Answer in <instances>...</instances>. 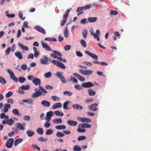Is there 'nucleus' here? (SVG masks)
I'll return each instance as SVG.
<instances>
[{
    "mask_svg": "<svg viewBox=\"0 0 151 151\" xmlns=\"http://www.w3.org/2000/svg\"><path fill=\"white\" fill-rule=\"evenodd\" d=\"M14 121L12 119H8L7 120V124L9 125H11L13 124Z\"/></svg>",
    "mask_w": 151,
    "mask_h": 151,
    "instance_id": "nucleus-47",
    "label": "nucleus"
},
{
    "mask_svg": "<svg viewBox=\"0 0 151 151\" xmlns=\"http://www.w3.org/2000/svg\"><path fill=\"white\" fill-rule=\"evenodd\" d=\"M30 116L29 115H26L23 117V119L27 121H29L30 119Z\"/></svg>",
    "mask_w": 151,
    "mask_h": 151,
    "instance_id": "nucleus-55",
    "label": "nucleus"
},
{
    "mask_svg": "<svg viewBox=\"0 0 151 151\" xmlns=\"http://www.w3.org/2000/svg\"><path fill=\"white\" fill-rule=\"evenodd\" d=\"M63 93L65 95H68L69 96H70L72 95L73 93L71 92L65 91L63 92Z\"/></svg>",
    "mask_w": 151,
    "mask_h": 151,
    "instance_id": "nucleus-49",
    "label": "nucleus"
},
{
    "mask_svg": "<svg viewBox=\"0 0 151 151\" xmlns=\"http://www.w3.org/2000/svg\"><path fill=\"white\" fill-rule=\"evenodd\" d=\"M48 58L46 56L44 55L43 58L40 60V63L41 64L43 65L48 64Z\"/></svg>",
    "mask_w": 151,
    "mask_h": 151,
    "instance_id": "nucleus-6",
    "label": "nucleus"
},
{
    "mask_svg": "<svg viewBox=\"0 0 151 151\" xmlns=\"http://www.w3.org/2000/svg\"><path fill=\"white\" fill-rule=\"evenodd\" d=\"M73 108L75 109L76 110H82L83 109V107L78 104H75L72 105Z\"/></svg>",
    "mask_w": 151,
    "mask_h": 151,
    "instance_id": "nucleus-20",
    "label": "nucleus"
},
{
    "mask_svg": "<svg viewBox=\"0 0 151 151\" xmlns=\"http://www.w3.org/2000/svg\"><path fill=\"white\" fill-rule=\"evenodd\" d=\"M77 119L79 121L82 122L88 123L91 122V119L84 117L82 118L81 117H77Z\"/></svg>",
    "mask_w": 151,
    "mask_h": 151,
    "instance_id": "nucleus-7",
    "label": "nucleus"
},
{
    "mask_svg": "<svg viewBox=\"0 0 151 151\" xmlns=\"http://www.w3.org/2000/svg\"><path fill=\"white\" fill-rule=\"evenodd\" d=\"M53 133V130L52 129H48L46 132L45 134H46L49 135L52 134Z\"/></svg>",
    "mask_w": 151,
    "mask_h": 151,
    "instance_id": "nucleus-48",
    "label": "nucleus"
},
{
    "mask_svg": "<svg viewBox=\"0 0 151 151\" xmlns=\"http://www.w3.org/2000/svg\"><path fill=\"white\" fill-rule=\"evenodd\" d=\"M61 82H62L63 83H67V81L65 77L64 76L62 77L60 79Z\"/></svg>",
    "mask_w": 151,
    "mask_h": 151,
    "instance_id": "nucleus-64",
    "label": "nucleus"
},
{
    "mask_svg": "<svg viewBox=\"0 0 151 151\" xmlns=\"http://www.w3.org/2000/svg\"><path fill=\"white\" fill-rule=\"evenodd\" d=\"M15 56L19 59L21 60L23 58L22 53L20 52L17 51L14 52Z\"/></svg>",
    "mask_w": 151,
    "mask_h": 151,
    "instance_id": "nucleus-16",
    "label": "nucleus"
},
{
    "mask_svg": "<svg viewBox=\"0 0 151 151\" xmlns=\"http://www.w3.org/2000/svg\"><path fill=\"white\" fill-rule=\"evenodd\" d=\"M52 76V74L50 72H48L45 74V76L47 78H50Z\"/></svg>",
    "mask_w": 151,
    "mask_h": 151,
    "instance_id": "nucleus-54",
    "label": "nucleus"
},
{
    "mask_svg": "<svg viewBox=\"0 0 151 151\" xmlns=\"http://www.w3.org/2000/svg\"><path fill=\"white\" fill-rule=\"evenodd\" d=\"M11 108L10 105L8 104H5L4 105L3 108L1 109V111H4L5 113H6L8 111L9 109Z\"/></svg>",
    "mask_w": 151,
    "mask_h": 151,
    "instance_id": "nucleus-9",
    "label": "nucleus"
},
{
    "mask_svg": "<svg viewBox=\"0 0 151 151\" xmlns=\"http://www.w3.org/2000/svg\"><path fill=\"white\" fill-rule=\"evenodd\" d=\"M0 82L2 85H4L6 83V82L4 78L0 77Z\"/></svg>",
    "mask_w": 151,
    "mask_h": 151,
    "instance_id": "nucleus-38",
    "label": "nucleus"
},
{
    "mask_svg": "<svg viewBox=\"0 0 151 151\" xmlns=\"http://www.w3.org/2000/svg\"><path fill=\"white\" fill-rule=\"evenodd\" d=\"M35 29L38 31L42 33L43 34H45L46 32L45 30L42 27L39 26H35L34 27Z\"/></svg>",
    "mask_w": 151,
    "mask_h": 151,
    "instance_id": "nucleus-10",
    "label": "nucleus"
},
{
    "mask_svg": "<svg viewBox=\"0 0 151 151\" xmlns=\"http://www.w3.org/2000/svg\"><path fill=\"white\" fill-rule=\"evenodd\" d=\"M22 101L23 102L29 104L32 103V100L30 99L23 100Z\"/></svg>",
    "mask_w": 151,
    "mask_h": 151,
    "instance_id": "nucleus-45",
    "label": "nucleus"
},
{
    "mask_svg": "<svg viewBox=\"0 0 151 151\" xmlns=\"http://www.w3.org/2000/svg\"><path fill=\"white\" fill-rule=\"evenodd\" d=\"M92 7L91 4H88L85 6L78 7L76 12H78L77 14L79 16L83 13L81 11L85 10L90 9Z\"/></svg>",
    "mask_w": 151,
    "mask_h": 151,
    "instance_id": "nucleus-3",
    "label": "nucleus"
},
{
    "mask_svg": "<svg viewBox=\"0 0 151 151\" xmlns=\"http://www.w3.org/2000/svg\"><path fill=\"white\" fill-rule=\"evenodd\" d=\"M118 14V12L115 11L111 10L110 12V14L111 15H116Z\"/></svg>",
    "mask_w": 151,
    "mask_h": 151,
    "instance_id": "nucleus-58",
    "label": "nucleus"
},
{
    "mask_svg": "<svg viewBox=\"0 0 151 151\" xmlns=\"http://www.w3.org/2000/svg\"><path fill=\"white\" fill-rule=\"evenodd\" d=\"M89 95L90 96H93L95 95L96 92L91 89H89L88 90Z\"/></svg>",
    "mask_w": 151,
    "mask_h": 151,
    "instance_id": "nucleus-33",
    "label": "nucleus"
},
{
    "mask_svg": "<svg viewBox=\"0 0 151 151\" xmlns=\"http://www.w3.org/2000/svg\"><path fill=\"white\" fill-rule=\"evenodd\" d=\"M12 92L11 91H9L6 94L5 96L7 98H9L11 96H12Z\"/></svg>",
    "mask_w": 151,
    "mask_h": 151,
    "instance_id": "nucleus-51",
    "label": "nucleus"
},
{
    "mask_svg": "<svg viewBox=\"0 0 151 151\" xmlns=\"http://www.w3.org/2000/svg\"><path fill=\"white\" fill-rule=\"evenodd\" d=\"M63 73L61 72H58L57 73H56V75H57V77L59 78L60 79L63 76L62 74Z\"/></svg>",
    "mask_w": 151,
    "mask_h": 151,
    "instance_id": "nucleus-46",
    "label": "nucleus"
},
{
    "mask_svg": "<svg viewBox=\"0 0 151 151\" xmlns=\"http://www.w3.org/2000/svg\"><path fill=\"white\" fill-rule=\"evenodd\" d=\"M62 106V104L61 103H56L52 106V108L55 109L58 108H61Z\"/></svg>",
    "mask_w": 151,
    "mask_h": 151,
    "instance_id": "nucleus-23",
    "label": "nucleus"
},
{
    "mask_svg": "<svg viewBox=\"0 0 151 151\" xmlns=\"http://www.w3.org/2000/svg\"><path fill=\"white\" fill-rule=\"evenodd\" d=\"M21 89L22 90H27L30 88L29 85H23L21 86Z\"/></svg>",
    "mask_w": 151,
    "mask_h": 151,
    "instance_id": "nucleus-32",
    "label": "nucleus"
},
{
    "mask_svg": "<svg viewBox=\"0 0 151 151\" xmlns=\"http://www.w3.org/2000/svg\"><path fill=\"white\" fill-rule=\"evenodd\" d=\"M41 44L42 47L45 48L48 51H52L53 53L56 56H62V54L60 52L55 50H53L52 49H51L48 45L44 43L43 41H41Z\"/></svg>",
    "mask_w": 151,
    "mask_h": 151,
    "instance_id": "nucleus-1",
    "label": "nucleus"
},
{
    "mask_svg": "<svg viewBox=\"0 0 151 151\" xmlns=\"http://www.w3.org/2000/svg\"><path fill=\"white\" fill-rule=\"evenodd\" d=\"M45 87V88L47 90H52L53 89L52 86L48 85H46Z\"/></svg>",
    "mask_w": 151,
    "mask_h": 151,
    "instance_id": "nucleus-62",
    "label": "nucleus"
},
{
    "mask_svg": "<svg viewBox=\"0 0 151 151\" xmlns=\"http://www.w3.org/2000/svg\"><path fill=\"white\" fill-rule=\"evenodd\" d=\"M71 48V46L69 45H66L64 47V50L65 51H67L70 50Z\"/></svg>",
    "mask_w": 151,
    "mask_h": 151,
    "instance_id": "nucleus-63",
    "label": "nucleus"
},
{
    "mask_svg": "<svg viewBox=\"0 0 151 151\" xmlns=\"http://www.w3.org/2000/svg\"><path fill=\"white\" fill-rule=\"evenodd\" d=\"M91 36H93L94 37L95 36V35H96V33H94V30L93 28V27H91V28L89 30Z\"/></svg>",
    "mask_w": 151,
    "mask_h": 151,
    "instance_id": "nucleus-56",
    "label": "nucleus"
},
{
    "mask_svg": "<svg viewBox=\"0 0 151 151\" xmlns=\"http://www.w3.org/2000/svg\"><path fill=\"white\" fill-rule=\"evenodd\" d=\"M100 35V32L99 29H97L96 30V35L93 37L94 38L97 39V41H99L100 40L99 36Z\"/></svg>",
    "mask_w": 151,
    "mask_h": 151,
    "instance_id": "nucleus-18",
    "label": "nucleus"
},
{
    "mask_svg": "<svg viewBox=\"0 0 151 151\" xmlns=\"http://www.w3.org/2000/svg\"><path fill=\"white\" fill-rule=\"evenodd\" d=\"M54 113L52 111H48L47 113L46 114V117H52L53 116Z\"/></svg>",
    "mask_w": 151,
    "mask_h": 151,
    "instance_id": "nucleus-35",
    "label": "nucleus"
},
{
    "mask_svg": "<svg viewBox=\"0 0 151 151\" xmlns=\"http://www.w3.org/2000/svg\"><path fill=\"white\" fill-rule=\"evenodd\" d=\"M64 35L66 38H67L68 37V33L67 27L65 28V29L64 32Z\"/></svg>",
    "mask_w": 151,
    "mask_h": 151,
    "instance_id": "nucleus-52",
    "label": "nucleus"
},
{
    "mask_svg": "<svg viewBox=\"0 0 151 151\" xmlns=\"http://www.w3.org/2000/svg\"><path fill=\"white\" fill-rule=\"evenodd\" d=\"M85 52L91 57L92 58H93L94 60H96L98 59L97 56L96 54L92 53L87 51H85Z\"/></svg>",
    "mask_w": 151,
    "mask_h": 151,
    "instance_id": "nucleus-11",
    "label": "nucleus"
},
{
    "mask_svg": "<svg viewBox=\"0 0 151 151\" xmlns=\"http://www.w3.org/2000/svg\"><path fill=\"white\" fill-rule=\"evenodd\" d=\"M5 12L6 14V16L8 17L9 18V17L12 18V17H14L15 16L14 14H9L8 11H6Z\"/></svg>",
    "mask_w": 151,
    "mask_h": 151,
    "instance_id": "nucleus-53",
    "label": "nucleus"
},
{
    "mask_svg": "<svg viewBox=\"0 0 151 151\" xmlns=\"http://www.w3.org/2000/svg\"><path fill=\"white\" fill-rule=\"evenodd\" d=\"M71 9H72L71 8L70 9H67L65 12V14L63 15V20L62 22L60 23V24L62 26H63L65 23L68 17V14Z\"/></svg>",
    "mask_w": 151,
    "mask_h": 151,
    "instance_id": "nucleus-4",
    "label": "nucleus"
},
{
    "mask_svg": "<svg viewBox=\"0 0 151 151\" xmlns=\"http://www.w3.org/2000/svg\"><path fill=\"white\" fill-rule=\"evenodd\" d=\"M86 137L85 136H80L78 137V140L79 141H80L82 140H84L86 139Z\"/></svg>",
    "mask_w": 151,
    "mask_h": 151,
    "instance_id": "nucleus-50",
    "label": "nucleus"
},
{
    "mask_svg": "<svg viewBox=\"0 0 151 151\" xmlns=\"http://www.w3.org/2000/svg\"><path fill=\"white\" fill-rule=\"evenodd\" d=\"M14 139L13 138H11L8 139L6 144V146L8 148H11L13 146Z\"/></svg>",
    "mask_w": 151,
    "mask_h": 151,
    "instance_id": "nucleus-5",
    "label": "nucleus"
},
{
    "mask_svg": "<svg viewBox=\"0 0 151 151\" xmlns=\"http://www.w3.org/2000/svg\"><path fill=\"white\" fill-rule=\"evenodd\" d=\"M69 103V101H67L65 102L63 106V108L65 110H68L69 109V108L68 106V105Z\"/></svg>",
    "mask_w": 151,
    "mask_h": 151,
    "instance_id": "nucleus-39",
    "label": "nucleus"
},
{
    "mask_svg": "<svg viewBox=\"0 0 151 151\" xmlns=\"http://www.w3.org/2000/svg\"><path fill=\"white\" fill-rule=\"evenodd\" d=\"M12 113L14 115L18 116L19 114V112L17 109H13L12 111Z\"/></svg>",
    "mask_w": 151,
    "mask_h": 151,
    "instance_id": "nucleus-44",
    "label": "nucleus"
},
{
    "mask_svg": "<svg viewBox=\"0 0 151 151\" xmlns=\"http://www.w3.org/2000/svg\"><path fill=\"white\" fill-rule=\"evenodd\" d=\"M55 114L57 116H63L64 115V114L62 112H59L58 111H55L54 112Z\"/></svg>",
    "mask_w": 151,
    "mask_h": 151,
    "instance_id": "nucleus-41",
    "label": "nucleus"
},
{
    "mask_svg": "<svg viewBox=\"0 0 151 151\" xmlns=\"http://www.w3.org/2000/svg\"><path fill=\"white\" fill-rule=\"evenodd\" d=\"M7 70L8 72L11 76V78L15 81L16 82H18V78L15 77L14 73L9 69H7Z\"/></svg>",
    "mask_w": 151,
    "mask_h": 151,
    "instance_id": "nucleus-8",
    "label": "nucleus"
},
{
    "mask_svg": "<svg viewBox=\"0 0 151 151\" xmlns=\"http://www.w3.org/2000/svg\"><path fill=\"white\" fill-rule=\"evenodd\" d=\"M93 71L91 70H86L85 72V75H90L92 73Z\"/></svg>",
    "mask_w": 151,
    "mask_h": 151,
    "instance_id": "nucleus-43",
    "label": "nucleus"
},
{
    "mask_svg": "<svg viewBox=\"0 0 151 151\" xmlns=\"http://www.w3.org/2000/svg\"><path fill=\"white\" fill-rule=\"evenodd\" d=\"M26 133L27 135L29 137H31L35 134L34 132L30 130H28L27 131Z\"/></svg>",
    "mask_w": 151,
    "mask_h": 151,
    "instance_id": "nucleus-27",
    "label": "nucleus"
},
{
    "mask_svg": "<svg viewBox=\"0 0 151 151\" xmlns=\"http://www.w3.org/2000/svg\"><path fill=\"white\" fill-rule=\"evenodd\" d=\"M45 40L46 41H54V42H56L57 41V39L54 37L53 38H50V37H47L45 39Z\"/></svg>",
    "mask_w": 151,
    "mask_h": 151,
    "instance_id": "nucleus-31",
    "label": "nucleus"
},
{
    "mask_svg": "<svg viewBox=\"0 0 151 151\" xmlns=\"http://www.w3.org/2000/svg\"><path fill=\"white\" fill-rule=\"evenodd\" d=\"M87 32L86 30H85L83 32V35L84 38L86 39L87 36Z\"/></svg>",
    "mask_w": 151,
    "mask_h": 151,
    "instance_id": "nucleus-59",
    "label": "nucleus"
},
{
    "mask_svg": "<svg viewBox=\"0 0 151 151\" xmlns=\"http://www.w3.org/2000/svg\"><path fill=\"white\" fill-rule=\"evenodd\" d=\"M23 141V139L22 138H19L16 139L14 142V145L15 146H17L19 144L21 143Z\"/></svg>",
    "mask_w": 151,
    "mask_h": 151,
    "instance_id": "nucleus-21",
    "label": "nucleus"
},
{
    "mask_svg": "<svg viewBox=\"0 0 151 151\" xmlns=\"http://www.w3.org/2000/svg\"><path fill=\"white\" fill-rule=\"evenodd\" d=\"M51 99L54 101H56L57 100V101L60 100V98L56 96H52L51 97Z\"/></svg>",
    "mask_w": 151,
    "mask_h": 151,
    "instance_id": "nucleus-42",
    "label": "nucleus"
},
{
    "mask_svg": "<svg viewBox=\"0 0 151 151\" xmlns=\"http://www.w3.org/2000/svg\"><path fill=\"white\" fill-rule=\"evenodd\" d=\"M55 128L57 129H64L66 128L64 125H59L55 127Z\"/></svg>",
    "mask_w": 151,
    "mask_h": 151,
    "instance_id": "nucleus-29",
    "label": "nucleus"
},
{
    "mask_svg": "<svg viewBox=\"0 0 151 151\" xmlns=\"http://www.w3.org/2000/svg\"><path fill=\"white\" fill-rule=\"evenodd\" d=\"M98 105L97 104H92L91 105H89L88 106V108L89 109L93 111H96L97 110V108H94V109H93V107H96Z\"/></svg>",
    "mask_w": 151,
    "mask_h": 151,
    "instance_id": "nucleus-13",
    "label": "nucleus"
},
{
    "mask_svg": "<svg viewBox=\"0 0 151 151\" xmlns=\"http://www.w3.org/2000/svg\"><path fill=\"white\" fill-rule=\"evenodd\" d=\"M49 62H51L54 65H56L58 67L61 68L65 69L66 68V67L63 64L55 60H51L50 59L48 58V64H49Z\"/></svg>",
    "mask_w": 151,
    "mask_h": 151,
    "instance_id": "nucleus-2",
    "label": "nucleus"
},
{
    "mask_svg": "<svg viewBox=\"0 0 151 151\" xmlns=\"http://www.w3.org/2000/svg\"><path fill=\"white\" fill-rule=\"evenodd\" d=\"M11 49L10 47L8 48L5 51V55H8L10 53Z\"/></svg>",
    "mask_w": 151,
    "mask_h": 151,
    "instance_id": "nucleus-61",
    "label": "nucleus"
},
{
    "mask_svg": "<svg viewBox=\"0 0 151 151\" xmlns=\"http://www.w3.org/2000/svg\"><path fill=\"white\" fill-rule=\"evenodd\" d=\"M97 18L96 17H90L88 18V20L90 22H94L96 21Z\"/></svg>",
    "mask_w": 151,
    "mask_h": 151,
    "instance_id": "nucleus-26",
    "label": "nucleus"
},
{
    "mask_svg": "<svg viewBox=\"0 0 151 151\" xmlns=\"http://www.w3.org/2000/svg\"><path fill=\"white\" fill-rule=\"evenodd\" d=\"M42 93V92H40V90H37L32 94V96L34 98L40 96Z\"/></svg>",
    "mask_w": 151,
    "mask_h": 151,
    "instance_id": "nucleus-14",
    "label": "nucleus"
},
{
    "mask_svg": "<svg viewBox=\"0 0 151 151\" xmlns=\"http://www.w3.org/2000/svg\"><path fill=\"white\" fill-rule=\"evenodd\" d=\"M53 122L56 124H61L62 122V119H55L53 120Z\"/></svg>",
    "mask_w": 151,
    "mask_h": 151,
    "instance_id": "nucleus-28",
    "label": "nucleus"
},
{
    "mask_svg": "<svg viewBox=\"0 0 151 151\" xmlns=\"http://www.w3.org/2000/svg\"><path fill=\"white\" fill-rule=\"evenodd\" d=\"M18 45L23 50L28 51L29 50V48L28 47L24 46L21 43H18Z\"/></svg>",
    "mask_w": 151,
    "mask_h": 151,
    "instance_id": "nucleus-24",
    "label": "nucleus"
},
{
    "mask_svg": "<svg viewBox=\"0 0 151 151\" xmlns=\"http://www.w3.org/2000/svg\"><path fill=\"white\" fill-rule=\"evenodd\" d=\"M81 126L83 128H90L91 127V125L88 123H83L81 125Z\"/></svg>",
    "mask_w": 151,
    "mask_h": 151,
    "instance_id": "nucleus-25",
    "label": "nucleus"
},
{
    "mask_svg": "<svg viewBox=\"0 0 151 151\" xmlns=\"http://www.w3.org/2000/svg\"><path fill=\"white\" fill-rule=\"evenodd\" d=\"M81 124H79L78 126V128L77 129V131L79 132H85L86 131V130L84 129H81Z\"/></svg>",
    "mask_w": 151,
    "mask_h": 151,
    "instance_id": "nucleus-30",
    "label": "nucleus"
},
{
    "mask_svg": "<svg viewBox=\"0 0 151 151\" xmlns=\"http://www.w3.org/2000/svg\"><path fill=\"white\" fill-rule=\"evenodd\" d=\"M16 124L17 126H16V127L18 128L19 129L24 130L25 129V128L24 127L23 125L20 123H17Z\"/></svg>",
    "mask_w": 151,
    "mask_h": 151,
    "instance_id": "nucleus-22",
    "label": "nucleus"
},
{
    "mask_svg": "<svg viewBox=\"0 0 151 151\" xmlns=\"http://www.w3.org/2000/svg\"><path fill=\"white\" fill-rule=\"evenodd\" d=\"M32 82L36 85L40 86L41 84L40 80L39 78H35L33 80Z\"/></svg>",
    "mask_w": 151,
    "mask_h": 151,
    "instance_id": "nucleus-17",
    "label": "nucleus"
},
{
    "mask_svg": "<svg viewBox=\"0 0 151 151\" xmlns=\"http://www.w3.org/2000/svg\"><path fill=\"white\" fill-rule=\"evenodd\" d=\"M80 43L81 45L84 47H86L87 46V45L86 42L84 40L82 39L80 41Z\"/></svg>",
    "mask_w": 151,
    "mask_h": 151,
    "instance_id": "nucleus-37",
    "label": "nucleus"
},
{
    "mask_svg": "<svg viewBox=\"0 0 151 151\" xmlns=\"http://www.w3.org/2000/svg\"><path fill=\"white\" fill-rule=\"evenodd\" d=\"M65 134L60 132H58L56 134L57 137H60L65 136Z\"/></svg>",
    "mask_w": 151,
    "mask_h": 151,
    "instance_id": "nucleus-40",
    "label": "nucleus"
},
{
    "mask_svg": "<svg viewBox=\"0 0 151 151\" xmlns=\"http://www.w3.org/2000/svg\"><path fill=\"white\" fill-rule=\"evenodd\" d=\"M81 86L83 87L88 88L93 86L94 85L90 82H88L83 83Z\"/></svg>",
    "mask_w": 151,
    "mask_h": 151,
    "instance_id": "nucleus-12",
    "label": "nucleus"
},
{
    "mask_svg": "<svg viewBox=\"0 0 151 151\" xmlns=\"http://www.w3.org/2000/svg\"><path fill=\"white\" fill-rule=\"evenodd\" d=\"M41 104L44 107H49L50 106V103L49 101L43 100L42 101L41 103Z\"/></svg>",
    "mask_w": 151,
    "mask_h": 151,
    "instance_id": "nucleus-15",
    "label": "nucleus"
},
{
    "mask_svg": "<svg viewBox=\"0 0 151 151\" xmlns=\"http://www.w3.org/2000/svg\"><path fill=\"white\" fill-rule=\"evenodd\" d=\"M37 132L39 134H42L44 133L43 129L42 128H40L37 129Z\"/></svg>",
    "mask_w": 151,
    "mask_h": 151,
    "instance_id": "nucleus-36",
    "label": "nucleus"
},
{
    "mask_svg": "<svg viewBox=\"0 0 151 151\" xmlns=\"http://www.w3.org/2000/svg\"><path fill=\"white\" fill-rule=\"evenodd\" d=\"M19 80L20 83H23L26 81V79L24 78L20 77L19 78Z\"/></svg>",
    "mask_w": 151,
    "mask_h": 151,
    "instance_id": "nucleus-60",
    "label": "nucleus"
},
{
    "mask_svg": "<svg viewBox=\"0 0 151 151\" xmlns=\"http://www.w3.org/2000/svg\"><path fill=\"white\" fill-rule=\"evenodd\" d=\"M68 124L72 126H76L77 125V123L76 121L72 120H68L67 122Z\"/></svg>",
    "mask_w": 151,
    "mask_h": 151,
    "instance_id": "nucleus-19",
    "label": "nucleus"
},
{
    "mask_svg": "<svg viewBox=\"0 0 151 151\" xmlns=\"http://www.w3.org/2000/svg\"><path fill=\"white\" fill-rule=\"evenodd\" d=\"M38 140L41 142H46L47 141V139L41 137L39 138Z\"/></svg>",
    "mask_w": 151,
    "mask_h": 151,
    "instance_id": "nucleus-57",
    "label": "nucleus"
},
{
    "mask_svg": "<svg viewBox=\"0 0 151 151\" xmlns=\"http://www.w3.org/2000/svg\"><path fill=\"white\" fill-rule=\"evenodd\" d=\"M82 150L81 148L78 145L75 146L73 148L74 151H81Z\"/></svg>",
    "mask_w": 151,
    "mask_h": 151,
    "instance_id": "nucleus-34",
    "label": "nucleus"
}]
</instances>
